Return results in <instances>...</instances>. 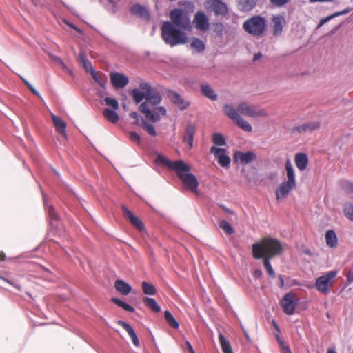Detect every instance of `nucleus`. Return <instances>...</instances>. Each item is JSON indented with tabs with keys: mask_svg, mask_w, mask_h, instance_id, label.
I'll use <instances>...</instances> for the list:
<instances>
[{
	"mask_svg": "<svg viewBox=\"0 0 353 353\" xmlns=\"http://www.w3.org/2000/svg\"><path fill=\"white\" fill-rule=\"evenodd\" d=\"M282 252L283 246L281 242L276 239L265 237L252 245L253 258L254 259H263V265L271 278H274L276 274L270 264V259Z\"/></svg>",
	"mask_w": 353,
	"mask_h": 353,
	"instance_id": "obj_1",
	"label": "nucleus"
},
{
	"mask_svg": "<svg viewBox=\"0 0 353 353\" xmlns=\"http://www.w3.org/2000/svg\"><path fill=\"white\" fill-rule=\"evenodd\" d=\"M141 87L147 92L146 101L139 105V111L144 114L145 119L152 123L160 121L161 116H165L166 109L163 106H157L162 101L159 92L153 88L149 83L141 82Z\"/></svg>",
	"mask_w": 353,
	"mask_h": 353,
	"instance_id": "obj_2",
	"label": "nucleus"
},
{
	"mask_svg": "<svg viewBox=\"0 0 353 353\" xmlns=\"http://www.w3.org/2000/svg\"><path fill=\"white\" fill-rule=\"evenodd\" d=\"M161 37L164 42L170 46L185 44L188 42V37L183 30L168 21L163 22L161 26Z\"/></svg>",
	"mask_w": 353,
	"mask_h": 353,
	"instance_id": "obj_3",
	"label": "nucleus"
},
{
	"mask_svg": "<svg viewBox=\"0 0 353 353\" xmlns=\"http://www.w3.org/2000/svg\"><path fill=\"white\" fill-rule=\"evenodd\" d=\"M265 19L259 15L249 18L243 23L245 31L254 37L261 36L265 32Z\"/></svg>",
	"mask_w": 353,
	"mask_h": 353,
	"instance_id": "obj_4",
	"label": "nucleus"
},
{
	"mask_svg": "<svg viewBox=\"0 0 353 353\" xmlns=\"http://www.w3.org/2000/svg\"><path fill=\"white\" fill-rule=\"evenodd\" d=\"M169 17L170 19L169 22L173 23L174 26H176V27L184 31L191 30L192 25L190 17L182 9H173L170 11Z\"/></svg>",
	"mask_w": 353,
	"mask_h": 353,
	"instance_id": "obj_5",
	"label": "nucleus"
},
{
	"mask_svg": "<svg viewBox=\"0 0 353 353\" xmlns=\"http://www.w3.org/2000/svg\"><path fill=\"white\" fill-rule=\"evenodd\" d=\"M185 168L183 170H177L176 171L178 177L182 181L185 188L189 189L192 192H197L199 182L196 176L190 173V167L185 164Z\"/></svg>",
	"mask_w": 353,
	"mask_h": 353,
	"instance_id": "obj_6",
	"label": "nucleus"
},
{
	"mask_svg": "<svg viewBox=\"0 0 353 353\" xmlns=\"http://www.w3.org/2000/svg\"><path fill=\"white\" fill-rule=\"evenodd\" d=\"M336 274L337 271L333 270L318 277L315 282V288L316 290L323 294H329L330 292V287L333 284Z\"/></svg>",
	"mask_w": 353,
	"mask_h": 353,
	"instance_id": "obj_7",
	"label": "nucleus"
},
{
	"mask_svg": "<svg viewBox=\"0 0 353 353\" xmlns=\"http://www.w3.org/2000/svg\"><path fill=\"white\" fill-rule=\"evenodd\" d=\"M238 111L242 115L252 118L267 117L268 116L266 110L256 108L247 102H241L238 105Z\"/></svg>",
	"mask_w": 353,
	"mask_h": 353,
	"instance_id": "obj_8",
	"label": "nucleus"
},
{
	"mask_svg": "<svg viewBox=\"0 0 353 353\" xmlns=\"http://www.w3.org/2000/svg\"><path fill=\"white\" fill-rule=\"evenodd\" d=\"M295 295L292 293L285 294L281 301V305L283 312L287 315H292L294 313L296 303L294 302Z\"/></svg>",
	"mask_w": 353,
	"mask_h": 353,
	"instance_id": "obj_9",
	"label": "nucleus"
},
{
	"mask_svg": "<svg viewBox=\"0 0 353 353\" xmlns=\"http://www.w3.org/2000/svg\"><path fill=\"white\" fill-rule=\"evenodd\" d=\"M205 7L216 15L224 16L228 11L226 4L220 0H209L207 1Z\"/></svg>",
	"mask_w": 353,
	"mask_h": 353,
	"instance_id": "obj_10",
	"label": "nucleus"
},
{
	"mask_svg": "<svg viewBox=\"0 0 353 353\" xmlns=\"http://www.w3.org/2000/svg\"><path fill=\"white\" fill-rule=\"evenodd\" d=\"M211 154H213L218 160L219 164L224 168L228 167L230 164V158L226 154V150L224 148H219L212 146L210 150Z\"/></svg>",
	"mask_w": 353,
	"mask_h": 353,
	"instance_id": "obj_11",
	"label": "nucleus"
},
{
	"mask_svg": "<svg viewBox=\"0 0 353 353\" xmlns=\"http://www.w3.org/2000/svg\"><path fill=\"white\" fill-rule=\"evenodd\" d=\"M157 163H161L164 165L168 166L169 168H170L172 170L176 171L177 170H183L185 169V163L182 161H171L169 160L167 157L159 154L156 159Z\"/></svg>",
	"mask_w": 353,
	"mask_h": 353,
	"instance_id": "obj_12",
	"label": "nucleus"
},
{
	"mask_svg": "<svg viewBox=\"0 0 353 353\" xmlns=\"http://www.w3.org/2000/svg\"><path fill=\"white\" fill-rule=\"evenodd\" d=\"M123 216L130 221L138 230L142 231L144 229L143 223L135 216L126 206H121Z\"/></svg>",
	"mask_w": 353,
	"mask_h": 353,
	"instance_id": "obj_13",
	"label": "nucleus"
},
{
	"mask_svg": "<svg viewBox=\"0 0 353 353\" xmlns=\"http://www.w3.org/2000/svg\"><path fill=\"white\" fill-rule=\"evenodd\" d=\"M193 22L196 28L199 30L205 31L210 28L208 18L206 14L201 11H199L195 14Z\"/></svg>",
	"mask_w": 353,
	"mask_h": 353,
	"instance_id": "obj_14",
	"label": "nucleus"
},
{
	"mask_svg": "<svg viewBox=\"0 0 353 353\" xmlns=\"http://www.w3.org/2000/svg\"><path fill=\"white\" fill-rule=\"evenodd\" d=\"M285 17L281 14L274 15L272 17L271 29L274 36H280L283 32Z\"/></svg>",
	"mask_w": 353,
	"mask_h": 353,
	"instance_id": "obj_15",
	"label": "nucleus"
},
{
	"mask_svg": "<svg viewBox=\"0 0 353 353\" xmlns=\"http://www.w3.org/2000/svg\"><path fill=\"white\" fill-rule=\"evenodd\" d=\"M234 159L239 161L242 165H246L256 159V155L252 151L243 152L236 151L234 154Z\"/></svg>",
	"mask_w": 353,
	"mask_h": 353,
	"instance_id": "obj_16",
	"label": "nucleus"
},
{
	"mask_svg": "<svg viewBox=\"0 0 353 353\" xmlns=\"http://www.w3.org/2000/svg\"><path fill=\"white\" fill-rule=\"evenodd\" d=\"M110 77L112 85L116 89L122 88L129 83L128 77L118 72H111Z\"/></svg>",
	"mask_w": 353,
	"mask_h": 353,
	"instance_id": "obj_17",
	"label": "nucleus"
},
{
	"mask_svg": "<svg viewBox=\"0 0 353 353\" xmlns=\"http://www.w3.org/2000/svg\"><path fill=\"white\" fill-rule=\"evenodd\" d=\"M296 185L287 181H283L276 189L275 194L277 200L285 199Z\"/></svg>",
	"mask_w": 353,
	"mask_h": 353,
	"instance_id": "obj_18",
	"label": "nucleus"
},
{
	"mask_svg": "<svg viewBox=\"0 0 353 353\" xmlns=\"http://www.w3.org/2000/svg\"><path fill=\"white\" fill-rule=\"evenodd\" d=\"M169 99L181 110H185L190 105V103L185 101L180 95L174 91L169 90L168 92Z\"/></svg>",
	"mask_w": 353,
	"mask_h": 353,
	"instance_id": "obj_19",
	"label": "nucleus"
},
{
	"mask_svg": "<svg viewBox=\"0 0 353 353\" xmlns=\"http://www.w3.org/2000/svg\"><path fill=\"white\" fill-rule=\"evenodd\" d=\"M308 157L306 154L303 152H299L295 154L294 157V163L296 168L300 171L305 170L308 165Z\"/></svg>",
	"mask_w": 353,
	"mask_h": 353,
	"instance_id": "obj_20",
	"label": "nucleus"
},
{
	"mask_svg": "<svg viewBox=\"0 0 353 353\" xmlns=\"http://www.w3.org/2000/svg\"><path fill=\"white\" fill-rule=\"evenodd\" d=\"M196 132V128L193 124H190L185 129V134L183 136V141L188 145L189 149L193 147L194 137Z\"/></svg>",
	"mask_w": 353,
	"mask_h": 353,
	"instance_id": "obj_21",
	"label": "nucleus"
},
{
	"mask_svg": "<svg viewBox=\"0 0 353 353\" xmlns=\"http://www.w3.org/2000/svg\"><path fill=\"white\" fill-rule=\"evenodd\" d=\"M320 123L319 122H311L303 123L301 125L294 127L292 129L293 132H297L299 133H303L306 132H312L314 130H316L319 128Z\"/></svg>",
	"mask_w": 353,
	"mask_h": 353,
	"instance_id": "obj_22",
	"label": "nucleus"
},
{
	"mask_svg": "<svg viewBox=\"0 0 353 353\" xmlns=\"http://www.w3.org/2000/svg\"><path fill=\"white\" fill-rule=\"evenodd\" d=\"M117 323L118 325L121 326L124 330H125V331L128 333L129 336H130L132 341L133 344L137 347L139 346V339L133 328L128 323L121 320L118 321Z\"/></svg>",
	"mask_w": 353,
	"mask_h": 353,
	"instance_id": "obj_23",
	"label": "nucleus"
},
{
	"mask_svg": "<svg viewBox=\"0 0 353 353\" xmlns=\"http://www.w3.org/2000/svg\"><path fill=\"white\" fill-rule=\"evenodd\" d=\"M130 94L136 103H139L143 99L146 100L147 99V92L141 88V83L139 88H134L131 91Z\"/></svg>",
	"mask_w": 353,
	"mask_h": 353,
	"instance_id": "obj_24",
	"label": "nucleus"
},
{
	"mask_svg": "<svg viewBox=\"0 0 353 353\" xmlns=\"http://www.w3.org/2000/svg\"><path fill=\"white\" fill-rule=\"evenodd\" d=\"M130 12L132 14L137 15L139 17L149 19L150 14L146 8L140 4H135L130 8Z\"/></svg>",
	"mask_w": 353,
	"mask_h": 353,
	"instance_id": "obj_25",
	"label": "nucleus"
},
{
	"mask_svg": "<svg viewBox=\"0 0 353 353\" xmlns=\"http://www.w3.org/2000/svg\"><path fill=\"white\" fill-rule=\"evenodd\" d=\"M52 119L56 130L63 136H66V123L59 117L52 114Z\"/></svg>",
	"mask_w": 353,
	"mask_h": 353,
	"instance_id": "obj_26",
	"label": "nucleus"
},
{
	"mask_svg": "<svg viewBox=\"0 0 353 353\" xmlns=\"http://www.w3.org/2000/svg\"><path fill=\"white\" fill-rule=\"evenodd\" d=\"M285 168L287 176L286 181L296 185L294 170L290 159L286 160L285 163Z\"/></svg>",
	"mask_w": 353,
	"mask_h": 353,
	"instance_id": "obj_27",
	"label": "nucleus"
},
{
	"mask_svg": "<svg viewBox=\"0 0 353 353\" xmlns=\"http://www.w3.org/2000/svg\"><path fill=\"white\" fill-rule=\"evenodd\" d=\"M114 287L123 295H128L132 291L131 286L123 280H117Z\"/></svg>",
	"mask_w": 353,
	"mask_h": 353,
	"instance_id": "obj_28",
	"label": "nucleus"
},
{
	"mask_svg": "<svg viewBox=\"0 0 353 353\" xmlns=\"http://www.w3.org/2000/svg\"><path fill=\"white\" fill-rule=\"evenodd\" d=\"M325 241L330 248H336L338 244V239L334 230H327L325 233Z\"/></svg>",
	"mask_w": 353,
	"mask_h": 353,
	"instance_id": "obj_29",
	"label": "nucleus"
},
{
	"mask_svg": "<svg viewBox=\"0 0 353 353\" xmlns=\"http://www.w3.org/2000/svg\"><path fill=\"white\" fill-rule=\"evenodd\" d=\"M201 90L202 94L212 101L217 99V94L214 90L208 84H202L201 85Z\"/></svg>",
	"mask_w": 353,
	"mask_h": 353,
	"instance_id": "obj_30",
	"label": "nucleus"
},
{
	"mask_svg": "<svg viewBox=\"0 0 353 353\" xmlns=\"http://www.w3.org/2000/svg\"><path fill=\"white\" fill-rule=\"evenodd\" d=\"M103 115L107 121L112 123H116L119 120V117L114 110L105 108L103 111Z\"/></svg>",
	"mask_w": 353,
	"mask_h": 353,
	"instance_id": "obj_31",
	"label": "nucleus"
},
{
	"mask_svg": "<svg viewBox=\"0 0 353 353\" xmlns=\"http://www.w3.org/2000/svg\"><path fill=\"white\" fill-rule=\"evenodd\" d=\"M92 77L94 81L102 88H105L107 83V77L99 72L92 70L91 73Z\"/></svg>",
	"mask_w": 353,
	"mask_h": 353,
	"instance_id": "obj_32",
	"label": "nucleus"
},
{
	"mask_svg": "<svg viewBox=\"0 0 353 353\" xmlns=\"http://www.w3.org/2000/svg\"><path fill=\"white\" fill-rule=\"evenodd\" d=\"M219 341L223 353H234L230 341L221 333L219 334Z\"/></svg>",
	"mask_w": 353,
	"mask_h": 353,
	"instance_id": "obj_33",
	"label": "nucleus"
},
{
	"mask_svg": "<svg viewBox=\"0 0 353 353\" xmlns=\"http://www.w3.org/2000/svg\"><path fill=\"white\" fill-rule=\"evenodd\" d=\"M223 112L228 117L233 119L234 121L240 117L238 109L236 110L232 105L228 104L224 105Z\"/></svg>",
	"mask_w": 353,
	"mask_h": 353,
	"instance_id": "obj_34",
	"label": "nucleus"
},
{
	"mask_svg": "<svg viewBox=\"0 0 353 353\" xmlns=\"http://www.w3.org/2000/svg\"><path fill=\"white\" fill-rule=\"evenodd\" d=\"M144 305L152 310L154 312H159L161 310L160 306L153 298L144 297L143 299Z\"/></svg>",
	"mask_w": 353,
	"mask_h": 353,
	"instance_id": "obj_35",
	"label": "nucleus"
},
{
	"mask_svg": "<svg viewBox=\"0 0 353 353\" xmlns=\"http://www.w3.org/2000/svg\"><path fill=\"white\" fill-rule=\"evenodd\" d=\"M164 318L166 323L172 328L178 329L179 324L173 315L168 310L164 312Z\"/></svg>",
	"mask_w": 353,
	"mask_h": 353,
	"instance_id": "obj_36",
	"label": "nucleus"
},
{
	"mask_svg": "<svg viewBox=\"0 0 353 353\" xmlns=\"http://www.w3.org/2000/svg\"><path fill=\"white\" fill-rule=\"evenodd\" d=\"M235 122L237 125L243 130L248 132H251L252 131L251 125L241 116L235 121Z\"/></svg>",
	"mask_w": 353,
	"mask_h": 353,
	"instance_id": "obj_37",
	"label": "nucleus"
},
{
	"mask_svg": "<svg viewBox=\"0 0 353 353\" xmlns=\"http://www.w3.org/2000/svg\"><path fill=\"white\" fill-rule=\"evenodd\" d=\"M142 290L144 294L148 295H154L157 292V290L154 285L149 283L146 281H143L141 283Z\"/></svg>",
	"mask_w": 353,
	"mask_h": 353,
	"instance_id": "obj_38",
	"label": "nucleus"
},
{
	"mask_svg": "<svg viewBox=\"0 0 353 353\" xmlns=\"http://www.w3.org/2000/svg\"><path fill=\"white\" fill-rule=\"evenodd\" d=\"M148 121L145 119V121L142 122V125H141L150 136L155 137L157 133L156 132L154 126L148 122Z\"/></svg>",
	"mask_w": 353,
	"mask_h": 353,
	"instance_id": "obj_39",
	"label": "nucleus"
},
{
	"mask_svg": "<svg viewBox=\"0 0 353 353\" xmlns=\"http://www.w3.org/2000/svg\"><path fill=\"white\" fill-rule=\"evenodd\" d=\"M112 301L114 303H115L117 305H118L119 307L123 308L125 311L130 312H132L134 311V309L133 307L127 304L126 303H125L124 301H121L119 299L112 298Z\"/></svg>",
	"mask_w": 353,
	"mask_h": 353,
	"instance_id": "obj_40",
	"label": "nucleus"
},
{
	"mask_svg": "<svg viewBox=\"0 0 353 353\" xmlns=\"http://www.w3.org/2000/svg\"><path fill=\"white\" fill-rule=\"evenodd\" d=\"M350 8H347V9H345L343 10V11L341 12H335L327 17H325V19L321 20L319 24L318 25V27H321V26H323L324 23H325L326 22H327L328 21H330V19L336 17H338V16H340V15H343V14H347L348 12H350Z\"/></svg>",
	"mask_w": 353,
	"mask_h": 353,
	"instance_id": "obj_41",
	"label": "nucleus"
},
{
	"mask_svg": "<svg viewBox=\"0 0 353 353\" xmlns=\"http://www.w3.org/2000/svg\"><path fill=\"white\" fill-rule=\"evenodd\" d=\"M219 227L225 232L228 235L232 234L234 232V228L230 223L226 220H221L219 222Z\"/></svg>",
	"mask_w": 353,
	"mask_h": 353,
	"instance_id": "obj_42",
	"label": "nucleus"
},
{
	"mask_svg": "<svg viewBox=\"0 0 353 353\" xmlns=\"http://www.w3.org/2000/svg\"><path fill=\"white\" fill-rule=\"evenodd\" d=\"M192 48L196 50L198 52H201L204 50L205 45L203 42L198 38H194L190 43Z\"/></svg>",
	"mask_w": 353,
	"mask_h": 353,
	"instance_id": "obj_43",
	"label": "nucleus"
},
{
	"mask_svg": "<svg viewBox=\"0 0 353 353\" xmlns=\"http://www.w3.org/2000/svg\"><path fill=\"white\" fill-rule=\"evenodd\" d=\"M343 211L345 216L353 221V205L350 203H346L343 206Z\"/></svg>",
	"mask_w": 353,
	"mask_h": 353,
	"instance_id": "obj_44",
	"label": "nucleus"
},
{
	"mask_svg": "<svg viewBox=\"0 0 353 353\" xmlns=\"http://www.w3.org/2000/svg\"><path fill=\"white\" fill-rule=\"evenodd\" d=\"M212 142L219 146L226 145V141L224 137L220 133H214L212 134Z\"/></svg>",
	"mask_w": 353,
	"mask_h": 353,
	"instance_id": "obj_45",
	"label": "nucleus"
},
{
	"mask_svg": "<svg viewBox=\"0 0 353 353\" xmlns=\"http://www.w3.org/2000/svg\"><path fill=\"white\" fill-rule=\"evenodd\" d=\"M130 117L134 119L132 124L140 126L142 125V122L145 121V118L141 117L137 112H132L129 114Z\"/></svg>",
	"mask_w": 353,
	"mask_h": 353,
	"instance_id": "obj_46",
	"label": "nucleus"
},
{
	"mask_svg": "<svg viewBox=\"0 0 353 353\" xmlns=\"http://www.w3.org/2000/svg\"><path fill=\"white\" fill-rule=\"evenodd\" d=\"M240 4L244 10H251L256 4V0H239Z\"/></svg>",
	"mask_w": 353,
	"mask_h": 353,
	"instance_id": "obj_47",
	"label": "nucleus"
},
{
	"mask_svg": "<svg viewBox=\"0 0 353 353\" xmlns=\"http://www.w3.org/2000/svg\"><path fill=\"white\" fill-rule=\"evenodd\" d=\"M104 102L107 105L110 106L114 110H117L119 108L118 101L113 98L105 97L104 99Z\"/></svg>",
	"mask_w": 353,
	"mask_h": 353,
	"instance_id": "obj_48",
	"label": "nucleus"
},
{
	"mask_svg": "<svg viewBox=\"0 0 353 353\" xmlns=\"http://www.w3.org/2000/svg\"><path fill=\"white\" fill-rule=\"evenodd\" d=\"M47 211L51 219L57 220L59 219L58 215L56 214L54 209L52 205L47 207Z\"/></svg>",
	"mask_w": 353,
	"mask_h": 353,
	"instance_id": "obj_49",
	"label": "nucleus"
},
{
	"mask_svg": "<svg viewBox=\"0 0 353 353\" xmlns=\"http://www.w3.org/2000/svg\"><path fill=\"white\" fill-rule=\"evenodd\" d=\"M129 138L131 141L135 142L137 144H140L141 138L140 136L135 132H131L129 134Z\"/></svg>",
	"mask_w": 353,
	"mask_h": 353,
	"instance_id": "obj_50",
	"label": "nucleus"
},
{
	"mask_svg": "<svg viewBox=\"0 0 353 353\" xmlns=\"http://www.w3.org/2000/svg\"><path fill=\"white\" fill-rule=\"evenodd\" d=\"M290 0H270L271 3L277 7H281L288 3Z\"/></svg>",
	"mask_w": 353,
	"mask_h": 353,
	"instance_id": "obj_51",
	"label": "nucleus"
},
{
	"mask_svg": "<svg viewBox=\"0 0 353 353\" xmlns=\"http://www.w3.org/2000/svg\"><path fill=\"white\" fill-rule=\"evenodd\" d=\"M0 279L7 282L8 283H9L10 285L14 286L16 289L19 290H21V287L20 285L19 284H17V283H12L11 281L7 279L5 277H3L1 276H0Z\"/></svg>",
	"mask_w": 353,
	"mask_h": 353,
	"instance_id": "obj_52",
	"label": "nucleus"
},
{
	"mask_svg": "<svg viewBox=\"0 0 353 353\" xmlns=\"http://www.w3.org/2000/svg\"><path fill=\"white\" fill-rule=\"evenodd\" d=\"M82 65H83V68H85V70L87 72L90 71V74L92 73V70H94V69H93L92 63L90 61L87 60Z\"/></svg>",
	"mask_w": 353,
	"mask_h": 353,
	"instance_id": "obj_53",
	"label": "nucleus"
},
{
	"mask_svg": "<svg viewBox=\"0 0 353 353\" xmlns=\"http://www.w3.org/2000/svg\"><path fill=\"white\" fill-rule=\"evenodd\" d=\"M78 60L80 61L81 64L85 62L88 59H86V56L84 53L81 52L78 55Z\"/></svg>",
	"mask_w": 353,
	"mask_h": 353,
	"instance_id": "obj_54",
	"label": "nucleus"
},
{
	"mask_svg": "<svg viewBox=\"0 0 353 353\" xmlns=\"http://www.w3.org/2000/svg\"><path fill=\"white\" fill-rule=\"evenodd\" d=\"M24 83H26V85L28 87V88L31 90V92L36 94V95H39V93L37 92V91L28 83L26 81L23 80Z\"/></svg>",
	"mask_w": 353,
	"mask_h": 353,
	"instance_id": "obj_55",
	"label": "nucleus"
},
{
	"mask_svg": "<svg viewBox=\"0 0 353 353\" xmlns=\"http://www.w3.org/2000/svg\"><path fill=\"white\" fill-rule=\"evenodd\" d=\"M347 282L348 283H352L353 282V270L350 271L347 276Z\"/></svg>",
	"mask_w": 353,
	"mask_h": 353,
	"instance_id": "obj_56",
	"label": "nucleus"
},
{
	"mask_svg": "<svg viewBox=\"0 0 353 353\" xmlns=\"http://www.w3.org/2000/svg\"><path fill=\"white\" fill-rule=\"evenodd\" d=\"M253 276L255 278H260L262 276V271L260 269H256L253 272Z\"/></svg>",
	"mask_w": 353,
	"mask_h": 353,
	"instance_id": "obj_57",
	"label": "nucleus"
},
{
	"mask_svg": "<svg viewBox=\"0 0 353 353\" xmlns=\"http://www.w3.org/2000/svg\"><path fill=\"white\" fill-rule=\"evenodd\" d=\"M185 345L190 353H195L192 345L189 341L185 342Z\"/></svg>",
	"mask_w": 353,
	"mask_h": 353,
	"instance_id": "obj_58",
	"label": "nucleus"
},
{
	"mask_svg": "<svg viewBox=\"0 0 353 353\" xmlns=\"http://www.w3.org/2000/svg\"><path fill=\"white\" fill-rule=\"evenodd\" d=\"M334 0H309V1L310 3H316V2H321V3H323V2H332V1H334Z\"/></svg>",
	"mask_w": 353,
	"mask_h": 353,
	"instance_id": "obj_59",
	"label": "nucleus"
},
{
	"mask_svg": "<svg viewBox=\"0 0 353 353\" xmlns=\"http://www.w3.org/2000/svg\"><path fill=\"white\" fill-rule=\"evenodd\" d=\"M6 254L3 252V251H1L0 252V261H4L6 260Z\"/></svg>",
	"mask_w": 353,
	"mask_h": 353,
	"instance_id": "obj_60",
	"label": "nucleus"
},
{
	"mask_svg": "<svg viewBox=\"0 0 353 353\" xmlns=\"http://www.w3.org/2000/svg\"><path fill=\"white\" fill-rule=\"evenodd\" d=\"M261 57H262V54L260 52H259L257 54H255L254 56V60L256 61L259 59H260Z\"/></svg>",
	"mask_w": 353,
	"mask_h": 353,
	"instance_id": "obj_61",
	"label": "nucleus"
},
{
	"mask_svg": "<svg viewBox=\"0 0 353 353\" xmlns=\"http://www.w3.org/2000/svg\"><path fill=\"white\" fill-rule=\"evenodd\" d=\"M279 280H280V288H283V285H284V280L281 277V276H279Z\"/></svg>",
	"mask_w": 353,
	"mask_h": 353,
	"instance_id": "obj_62",
	"label": "nucleus"
},
{
	"mask_svg": "<svg viewBox=\"0 0 353 353\" xmlns=\"http://www.w3.org/2000/svg\"><path fill=\"white\" fill-rule=\"evenodd\" d=\"M216 28H219L220 29V31L222 30V28H223V25L221 23H219V24H216Z\"/></svg>",
	"mask_w": 353,
	"mask_h": 353,
	"instance_id": "obj_63",
	"label": "nucleus"
},
{
	"mask_svg": "<svg viewBox=\"0 0 353 353\" xmlns=\"http://www.w3.org/2000/svg\"><path fill=\"white\" fill-rule=\"evenodd\" d=\"M327 353H336V351L333 349H328Z\"/></svg>",
	"mask_w": 353,
	"mask_h": 353,
	"instance_id": "obj_64",
	"label": "nucleus"
}]
</instances>
